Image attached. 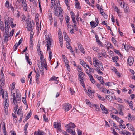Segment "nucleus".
Instances as JSON below:
<instances>
[{
    "label": "nucleus",
    "mask_w": 135,
    "mask_h": 135,
    "mask_svg": "<svg viewBox=\"0 0 135 135\" xmlns=\"http://www.w3.org/2000/svg\"><path fill=\"white\" fill-rule=\"evenodd\" d=\"M5 23L6 25H16V24L13 23V21L12 18L6 16L4 17Z\"/></svg>",
    "instance_id": "nucleus-5"
},
{
    "label": "nucleus",
    "mask_w": 135,
    "mask_h": 135,
    "mask_svg": "<svg viewBox=\"0 0 135 135\" xmlns=\"http://www.w3.org/2000/svg\"><path fill=\"white\" fill-rule=\"evenodd\" d=\"M44 121L45 122H47L48 121V119L46 116L45 114L43 115Z\"/></svg>",
    "instance_id": "nucleus-41"
},
{
    "label": "nucleus",
    "mask_w": 135,
    "mask_h": 135,
    "mask_svg": "<svg viewBox=\"0 0 135 135\" xmlns=\"http://www.w3.org/2000/svg\"><path fill=\"white\" fill-rule=\"evenodd\" d=\"M0 86L1 87L4 86L5 84V79H0Z\"/></svg>",
    "instance_id": "nucleus-19"
},
{
    "label": "nucleus",
    "mask_w": 135,
    "mask_h": 135,
    "mask_svg": "<svg viewBox=\"0 0 135 135\" xmlns=\"http://www.w3.org/2000/svg\"><path fill=\"white\" fill-rule=\"evenodd\" d=\"M89 78L90 79V81L92 83H95V80L93 78L92 75H90V76H89Z\"/></svg>",
    "instance_id": "nucleus-38"
},
{
    "label": "nucleus",
    "mask_w": 135,
    "mask_h": 135,
    "mask_svg": "<svg viewBox=\"0 0 135 135\" xmlns=\"http://www.w3.org/2000/svg\"><path fill=\"white\" fill-rule=\"evenodd\" d=\"M75 126L74 123H70L68 124H67L65 127H67L68 129L66 131L68 133H71L72 135H74L75 130L74 128Z\"/></svg>",
    "instance_id": "nucleus-3"
},
{
    "label": "nucleus",
    "mask_w": 135,
    "mask_h": 135,
    "mask_svg": "<svg viewBox=\"0 0 135 135\" xmlns=\"http://www.w3.org/2000/svg\"><path fill=\"white\" fill-rule=\"evenodd\" d=\"M27 25H34V23L33 21L32 20V21L31 22V19L29 18L27 19Z\"/></svg>",
    "instance_id": "nucleus-15"
},
{
    "label": "nucleus",
    "mask_w": 135,
    "mask_h": 135,
    "mask_svg": "<svg viewBox=\"0 0 135 135\" xmlns=\"http://www.w3.org/2000/svg\"><path fill=\"white\" fill-rule=\"evenodd\" d=\"M98 98H99V99L101 100H102V101H104V100H105V99L104 98V97H102L100 95H98Z\"/></svg>",
    "instance_id": "nucleus-50"
},
{
    "label": "nucleus",
    "mask_w": 135,
    "mask_h": 135,
    "mask_svg": "<svg viewBox=\"0 0 135 135\" xmlns=\"http://www.w3.org/2000/svg\"><path fill=\"white\" fill-rule=\"evenodd\" d=\"M45 41L47 43L46 45L48 44L49 47H52L53 46V44L51 40L50 37L48 35H46L45 36Z\"/></svg>",
    "instance_id": "nucleus-6"
},
{
    "label": "nucleus",
    "mask_w": 135,
    "mask_h": 135,
    "mask_svg": "<svg viewBox=\"0 0 135 135\" xmlns=\"http://www.w3.org/2000/svg\"><path fill=\"white\" fill-rule=\"evenodd\" d=\"M71 14L73 22V23L75 24L73 25H76L75 23L76 22L75 20V14H74L73 12H71Z\"/></svg>",
    "instance_id": "nucleus-16"
},
{
    "label": "nucleus",
    "mask_w": 135,
    "mask_h": 135,
    "mask_svg": "<svg viewBox=\"0 0 135 135\" xmlns=\"http://www.w3.org/2000/svg\"><path fill=\"white\" fill-rule=\"evenodd\" d=\"M8 94L7 92H5L4 93V97L3 98V99H8Z\"/></svg>",
    "instance_id": "nucleus-35"
},
{
    "label": "nucleus",
    "mask_w": 135,
    "mask_h": 135,
    "mask_svg": "<svg viewBox=\"0 0 135 135\" xmlns=\"http://www.w3.org/2000/svg\"><path fill=\"white\" fill-rule=\"evenodd\" d=\"M33 44L32 41H30V46L31 49H33Z\"/></svg>",
    "instance_id": "nucleus-39"
},
{
    "label": "nucleus",
    "mask_w": 135,
    "mask_h": 135,
    "mask_svg": "<svg viewBox=\"0 0 135 135\" xmlns=\"http://www.w3.org/2000/svg\"><path fill=\"white\" fill-rule=\"evenodd\" d=\"M102 15L104 16V18L105 19H107L108 17V15L105 13L104 12L102 13Z\"/></svg>",
    "instance_id": "nucleus-64"
},
{
    "label": "nucleus",
    "mask_w": 135,
    "mask_h": 135,
    "mask_svg": "<svg viewBox=\"0 0 135 135\" xmlns=\"http://www.w3.org/2000/svg\"><path fill=\"white\" fill-rule=\"evenodd\" d=\"M114 8L115 9V11L118 13L120 12V10L118 9V8L115 6V7H114Z\"/></svg>",
    "instance_id": "nucleus-60"
},
{
    "label": "nucleus",
    "mask_w": 135,
    "mask_h": 135,
    "mask_svg": "<svg viewBox=\"0 0 135 135\" xmlns=\"http://www.w3.org/2000/svg\"><path fill=\"white\" fill-rule=\"evenodd\" d=\"M112 59L113 61L115 62H117L118 60V57L117 56L112 57Z\"/></svg>",
    "instance_id": "nucleus-34"
},
{
    "label": "nucleus",
    "mask_w": 135,
    "mask_h": 135,
    "mask_svg": "<svg viewBox=\"0 0 135 135\" xmlns=\"http://www.w3.org/2000/svg\"><path fill=\"white\" fill-rule=\"evenodd\" d=\"M44 133L42 131L38 129L37 132L35 131L34 133V135H43Z\"/></svg>",
    "instance_id": "nucleus-22"
},
{
    "label": "nucleus",
    "mask_w": 135,
    "mask_h": 135,
    "mask_svg": "<svg viewBox=\"0 0 135 135\" xmlns=\"http://www.w3.org/2000/svg\"><path fill=\"white\" fill-rule=\"evenodd\" d=\"M33 32H31L30 41H32V38L33 36Z\"/></svg>",
    "instance_id": "nucleus-55"
},
{
    "label": "nucleus",
    "mask_w": 135,
    "mask_h": 135,
    "mask_svg": "<svg viewBox=\"0 0 135 135\" xmlns=\"http://www.w3.org/2000/svg\"><path fill=\"white\" fill-rule=\"evenodd\" d=\"M5 6L7 7H8L9 6V2L8 0H7L5 3Z\"/></svg>",
    "instance_id": "nucleus-63"
},
{
    "label": "nucleus",
    "mask_w": 135,
    "mask_h": 135,
    "mask_svg": "<svg viewBox=\"0 0 135 135\" xmlns=\"http://www.w3.org/2000/svg\"><path fill=\"white\" fill-rule=\"evenodd\" d=\"M79 61L80 64L82 65V66L84 67L85 68L87 67L88 68H89V66L87 65L85 62H84L83 60L81 59H80L79 60Z\"/></svg>",
    "instance_id": "nucleus-11"
},
{
    "label": "nucleus",
    "mask_w": 135,
    "mask_h": 135,
    "mask_svg": "<svg viewBox=\"0 0 135 135\" xmlns=\"http://www.w3.org/2000/svg\"><path fill=\"white\" fill-rule=\"evenodd\" d=\"M54 11L53 13L54 15L56 16H58L59 13V12H58V11L59 10V12L61 11H63V10L62 9V8H58L56 6L54 7Z\"/></svg>",
    "instance_id": "nucleus-9"
},
{
    "label": "nucleus",
    "mask_w": 135,
    "mask_h": 135,
    "mask_svg": "<svg viewBox=\"0 0 135 135\" xmlns=\"http://www.w3.org/2000/svg\"><path fill=\"white\" fill-rule=\"evenodd\" d=\"M100 90H101V91L104 93H105L107 90V89L106 88L104 87H101Z\"/></svg>",
    "instance_id": "nucleus-51"
},
{
    "label": "nucleus",
    "mask_w": 135,
    "mask_h": 135,
    "mask_svg": "<svg viewBox=\"0 0 135 135\" xmlns=\"http://www.w3.org/2000/svg\"><path fill=\"white\" fill-rule=\"evenodd\" d=\"M93 62L94 66L95 68L100 69L102 71L104 70L102 64L98 60L96 59V58H94Z\"/></svg>",
    "instance_id": "nucleus-4"
},
{
    "label": "nucleus",
    "mask_w": 135,
    "mask_h": 135,
    "mask_svg": "<svg viewBox=\"0 0 135 135\" xmlns=\"http://www.w3.org/2000/svg\"><path fill=\"white\" fill-rule=\"evenodd\" d=\"M128 104H129V106L130 107V108L131 109L133 108V104H132V101H130L129 103Z\"/></svg>",
    "instance_id": "nucleus-61"
},
{
    "label": "nucleus",
    "mask_w": 135,
    "mask_h": 135,
    "mask_svg": "<svg viewBox=\"0 0 135 135\" xmlns=\"http://www.w3.org/2000/svg\"><path fill=\"white\" fill-rule=\"evenodd\" d=\"M5 100V106L4 107L6 109L9 106V100L8 99H6Z\"/></svg>",
    "instance_id": "nucleus-24"
},
{
    "label": "nucleus",
    "mask_w": 135,
    "mask_h": 135,
    "mask_svg": "<svg viewBox=\"0 0 135 135\" xmlns=\"http://www.w3.org/2000/svg\"><path fill=\"white\" fill-rule=\"evenodd\" d=\"M4 40L5 42L7 41H8V38L9 37H10L9 33H5L4 35Z\"/></svg>",
    "instance_id": "nucleus-20"
},
{
    "label": "nucleus",
    "mask_w": 135,
    "mask_h": 135,
    "mask_svg": "<svg viewBox=\"0 0 135 135\" xmlns=\"http://www.w3.org/2000/svg\"><path fill=\"white\" fill-rule=\"evenodd\" d=\"M12 116L13 117V120L14 121L15 120L16 121L17 120V119H16V118H17V116L16 115H15V114H13V113H12Z\"/></svg>",
    "instance_id": "nucleus-53"
},
{
    "label": "nucleus",
    "mask_w": 135,
    "mask_h": 135,
    "mask_svg": "<svg viewBox=\"0 0 135 135\" xmlns=\"http://www.w3.org/2000/svg\"><path fill=\"white\" fill-rule=\"evenodd\" d=\"M79 77V80L80 81H81L82 80H83L84 78L82 77L80 74H79L78 75Z\"/></svg>",
    "instance_id": "nucleus-46"
},
{
    "label": "nucleus",
    "mask_w": 135,
    "mask_h": 135,
    "mask_svg": "<svg viewBox=\"0 0 135 135\" xmlns=\"http://www.w3.org/2000/svg\"><path fill=\"white\" fill-rule=\"evenodd\" d=\"M93 107H95L96 111H99L100 110V109L99 107V106H98L97 105L95 104L93 105Z\"/></svg>",
    "instance_id": "nucleus-43"
},
{
    "label": "nucleus",
    "mask_w": 135,
    "mask_h": 135,
    "mask_svg": "<svg viewBox=\"0 0 135 135\" xmlns=\"http://www.w3.org/2000/svg\"><path fill=\"white\" fill-rule=\"evenodd\" d=\"M63 13L62 11H60L59 13V15H58V17L59 18L60 22L62 21L63 19V16L62 15Z\"/></svg>",
    "instance_id": "nucleus-21"
},
{
    "label": "nucleus",
    "mask_w": 135,
    "mask_h": 135,
    "mask_svg": "<svg viewBox=\"0 0 135 135\" xmlns=\"http://www.w3.org/2000/svg\"><path fill=\"white\" fill-rule=\"evenodd\" d=\"M50 47L49 45H47V50L49 51V58L50 59V60L52 57V52L50 50Z\"/></svg>",
    "instance_id": "nucleus-12"
},
{
    "label": "nucleus",
    "mask_w": 135,
    "mask_h": 135,
    "mask_svg": "<svg viewBox=\"0 0 135 135\" xmlns=\"http://www.w3.org/2000/svg\"><path fill=\"white\" fill-rule=\"evenodd\" d=\"M110 115L112 118L115 119L117 120H120V118H119L117 116L112 114V113H111L110 114Z\"/></svg>",
    "instance_id": "nucleus-26"
},
{
    "label": "nucleus",
    "mask_w": 135,
    "mask_h": 135,
    "mask_svg": "<svg viewBox=\"0 0 135 135\" xmlns=\"http://www.w3.org/2000/svg\"><path fill=\"white\" fill-rule=\"evenodd\" d=\"M100 69L97 68L95 69V70H96L97 72L100 75L103 74V73L100 71Z\"/></svg>",
    "instance_id": "nucleus-31"
},
{
    "label": "nucleus",
    "mask_w": 135,
    "mask_h": 135,
    "mask_svg": "<svg viewBox=\"0 0 135 135\" xmlns=\"http://www.w3.org/2000/svg\"><path fill=\"white\" fill-rule=\"evenodd\" d=\"M99 20L98 19V18L96 19V22H95L94 21H92L90 22L91 25H94L95 24H96V25H98L99 23Z\"/></svg>",
    "instance_id": "nucleus-23"
},
{
    "label": "nucleus",
    "mask_w": 135,
    "mask_h": 135,
    "mask_svg": "<svg viewBox=\"0 0 135 135\" xmlns=\"http://www.w3.org/2000/svg\"><path fill=\"white\" fill-rule=\"evenodd\" d=\"M25 55L26 60H27L29 64L30 65H32V63L31 62L29 61V57L28 56H27V55H28L27 54H26Z\"/></svg>",
    "instance_id": "nucleus-29"
},
{
    "label": "nucleus",
    "mask_w": 135,
    "mask_h": 135,
    "mask_svg": "<svg viewBox=\"0 0 135 135\" xmlns=\"http://www.w3.org/2000/svg\"><path fill=\"white\" fill-rule=\"evenodd\" d=\"M128 114L127 117L129 121H131L132 120V117L131 114L130 113H128Z\"/></svg>",
    "instance_id": "nucleus-45"
},
{
    "label": "nucleus",
    "mask_w": 135,
    "mask_h": 135,
    "mask_svg": "<svg viewBox=\"0 0 135 135\" xmlns=\"http://www.w3.org/2000/svg\"><path fill=\"white\" fill-rule=\"evenodd\" d=\"M57 1H51V7L53 8V7L56 6L57 7V6H58V4L59 3H58L57 4ZM60 3H59V5L60 4Z\"/></svg>",
    "instance_id": "nucleus-18"
},
{
    "label": "nucleus",
    "mask_w": 135,
    "mask_h": 135,
    "mask_svg": "<svg viewBox=\"0 0 135 135\" xmlns=\"http://www.w3.org/2000/svg\"><path fill=\"white\" fill-rule=\"evenodd\" d=\"M22 101L26 105L27 107H28L27 104V103L26 101V99L25 98L22 97Z\"/></svg>",
    "instance_id": "nucleus-42"
},
{
    "label": "nucleus",
    "mask_w": 135,
    "mask_h": 135,
    "mask_svg": "<svg viewBox=\"0 0 135 135\" xmlns=\"http://www.w3.org/2000/svg\"><path fill=\"white\" fill-rule=\"evenodd\" d=\"M79 50H80L81 52L82 53L84 54H85V52L84 51V49L83 47H82L81 48H80Z\"/></svg>",
    "instance_id": "nucleus-59"
},
{
    "label": "nucleus",
    "mask_w": 135,
    "mask_h": 135,
    "mask_svg": "<svg viewBox=\"0 0 135 135\" xmlns=\"http://www.w3.org/2000/svg\"><path fill=\"white\" fill-rule=\"evenodd\" d=\"M76 7L78 9H80V7L79 6V2L75 3Z\"/></svg>",
    "instance_id": "nucleus-49"
},
{
    "label": "nucleus",
    "mask_w": 135,
    "mask_h": 135,
    "mask_svg": "<svg viewBox=\"0 0 135 135\" xmlns=\"http://www.w3.org/2000/svg\"><path fill=\"white\" fill-rule=\"evenodd\" d=\"M72 108V106L70 104H65L63 105V109L65 111H68L70 110Z\"/></svg>",
    "instance_id": "nucleus-8"
},
{
    "label": "nucleus",
    "mask_w": 135,
    "mask_h": 135,
    "mask_svg": "<svg viewBox=\"0 0 135 135\" xmlns=\"http://www.w3.org/2000/svg\"><path fill=\"white\" fill-rule=\"evenodd\" d=\"M10 28V26H5V33H9V29Z\"/></svg>",
    "instance_id": "nucleus-33"
},
{
    "label": "nucleus",
    "mask_w": 135,
    "mask_h": 135,
    "mask_svg": "<svg viewBox=\"0 0 135 135\" xmlns=\"http://www.w3.org/2000/svg\"><path fill=\"white\" fill-rule=\"evenodd\" d=\"M41 61V67H44L47 69V65L46 64V60H45L43 57L40 58Z\"/></svg>",
    "instance_id": "nucleus-7"
},
{
    "label": "nucleus",
    "mask_w": 135,
    "mask_h": 135,
    "mask_svg": "<svg viewBox=\"0 0 135 135\" xmlns=\"http://www.w3.org/2000/svg\"><path fill=\"white\" fill-rule=\"evenodd\" d=\"M126 126L131 131H133L134 130L133 127L131 124H126Z\"/></svg>",
    "instance_id": "nucleus-25"
},
{
    "label": "nucleus",
    "mask_w": 135,
    "mask_h": 135,
    "mask_svg": "<svg viewBox=\"0 0 135 135\" xmlns=\"http://www.w3.org/2000/svg\"><path fill=\"white\" fill-rule=\"evenodd\" d=\"M100 107L102 111L105 114H107L108 113V111L107 109L102 104L100 105Z\"/></svg>",
    "instance_id": "nucleus-14"
},
{
    "label": "nucleus",
    "mask_w": 135,
    "mask_h": 135,
    "mask_svg": "<svg viewBox=\"0 0 135 135\" xmlns=\"http://www.w3.org/2000/svg\"><path fill=\"white\" fill-rule=\"evenodd\" d=\"M23 7L24 10L27 11V4L26 0H17L16 1L15 5L16 8H18L21 5Z\"/></svg>",
    "instance_id": "nucleus-2"
},
{
    "label": "nucleus",
    "mask_w": 135,
    "mask_h": 135,
    "mask_svg": "<svg viewBox=\"0 0 135 135\" xmlns=\"http://www.w3.org/2000/svg\"><path fill=\"white\" fill-rule=\"evenodd\" d=\"M12 98L11 99V101L13 105L14 113L16 112L18 108V104L21 102V95L18 93H16V97L15 93L12 94Z\"/></svg>",
    "instance_id": "nucleus-1"
},
{
    "label": "nucleus",
    "mask_w": 135,
    "mask_h": 135,
    "mask_svg": "<svg viewBox=\"0 0 135 135\" xmlns=\"http://www.w3.org/2000/svg\"><path fill=\"white\" fill-rule=\"evenodd\" d=\"M70 43H66V46L70 50V51L71 52H74V51L73 50H72V48L71 46L70 45Z\"/></svg>",
    "instance_id": "nucleus-28"
},
{
    "label": "nucleus",
    "mask_w": 135,
    "mask_h": 135,
    "mask_svg": "<svg viewBox=\"0 0 135 135\" xmlns=\"http://www.w3.org/2000/svg\"><path fill=\"white\" fill-rule=\"evenodd\" d=\"M76 67L77 68V71L79 72H80V71H82V69H81V67L79 65H78Z\"/></svg>",
    "instance_id": "nucleus-52"
},
{
    "label": "nucleus",
    "mask_w": 135,
    "mask_h": 135,
    "mask_svg": "<svg viewBox=\"0 0 135 135\" xmlns=\"http://www.w3.org/2000/svg\"><path fill=\"white\" fill-rule=\"evenodd\" d=\"M44 67H42L41 68H39L40 71V74L41 75H43L44 74V69L43 68Z\"/></svg>",
    "instance_id": "nucleus-36"
},
{
    "label": "nucleus",
    "mask_w": 135,
    "mask_h": 135,
    "mask_svg": "<svg viewBox=\"0 0 135 135\" xmlns=\"http://www.w3.org/2000/svg\"><path fill=\"white\" fill-rule=\"evenodd\" d=\"M128 64L131 66L132 65L134 62V59L132 57H129L127 59Z\"/></svg>",
    "instance_id": "nucleus-10"
},
{
    "label": "nucleus",
    "mask_w": 135,
    "mask_h": 135,
    "mask_svg": "<svg viewBox=\"0 0 135 135\" xmlns=\"http://www.w3.org/2000/svg\"><path fill=\"white\" fill-rule=\"evenodd\" d=\"M79 50H80L81 52L82 53L84 54H85V52L84 51V49L83 47H82L81 48H80Z\"/></svg>",
    "instance_id": "nucleus-58"
},
{
    "label": "nucleus",
    "mask_w": 135,
    "mask_h": 135,
    "mask_svg": "<svg viewBox=\"0 0 135 135\" xmlns=\"http://www.w3.org/2000/svg\"><path fill=\"white\" fill-rule=\"evenodd\" d=\"M96 77L97 78V79L99 81L101 80H103V78L100 76H98V75H97L96 76Z\"/></svg>",
    "instance_id": "nucleus-47"
},
{
    "label": "nucleus",
    "mask_w": 135,
    "mask_h": 135,
    "mask_svg": "<svg viewBox=\"0 0 135 135\" xmlns=\"http://www.w3.org/2000/svg\"><path fill=\"white\" fill-rule=\"evenodd\" d=\"M61 124L57 122H54V127L55 128H57L58 130H61Z\"/></svg>",
    "instance_id": "nucleus-13"
},
{
    "label": "nucleus",
    "mask_w": 135,
    "mask_h": 135,
    "mask_svg": "<svg viewBox=\"0 0 135 135\" xmlns=\"http://www.w3.org/2000/svg\"><path fill=\"white\" fill-rule=\"evenodd\" d=\"M4 93L3 90L2 88H1L0 89V93L2 95V98H4Z\"/></svg>",
    "instance_id": "nucleus-44"
},
{
    "label": "nucleus",
    "mask_w": 135,
    "mask_h": 135,
    "mask_svg": "<svg viewBox=\"0 0 135 135\" xmlns=\"http://www.w3.org/2000/svg\"><path fill=\"white\" fill-rule=\"evenodd\" d=\"M80 83L82 85V86L84 88H85V86L84 85V82L83 81V80H82L81 81H80Z\"/></svg>",
    "instance_id": "nucleus-57"
},
{
    "label": "nucleus",
    "mask_w": 135,
    "mask_h": 135,
    "mask_svg": "<svg viewBox=\"0 0 135 135\" xmlns=\"http://www.w3.org/2000/svg\"><path fill=\"white\" fill-rule=\"evenodd\" d=\"M119 133L121 134H123L124 135L125 134V131L126 130H123L122 129L121 130L120 129H119Z\"/></svg>",
    "instance_id": "nucleus-40"
},
{
    "label": "nucleus",
    "mask_w": 135,
    "mask_h": 135,
    "mask_svg": "<svg viewBox=\"0 0 135 135\" xmlns=\"http://www.w3.org/2000/svg\"><path fill=\"white\" fill-rule=\"evenodd\" d=\"M20 108L18 109L17 112V114L18 115L20 116L23 115V113L22 112Z\"/></svg>",
    "instance_id": "nucleus-30"
},
{
    "label": "nucleus",
    "mask_w": 135,
    "mask_h": 135,
    "mask_svg": "<svg viewBox=\"0 0 135 135\" xmlns=\"http://www.w3.org/2000/svg\"><path fill=\"white\" fill-rule=\"evenodd\" d=\"M65 19L67 23L68 24L69 21V17L68 16H67L65 17Z\"/></svg>",
    "instance_id": "nucleus-48"
},
{
    "label": "nucleus",
    "mask_w": 135,
    "mask_h": 135,
    "mask_svg": "<svg viewBox=\"0 0 135 135\" xmlns=\"http://www.w3.org/2000/svg\"><path fill=\"white\" fill-rule=\"evenodd\" d=\"M28 123H27L25 125V126H24V129L25 131L24 132L26 134H27V127L28 126Z\"/></svg>",
    "instance_id": "nucleus-32"
},
{
    "label": "nucleus",
    "mask_w": 135,
    "mask_h": 135,
    "mask_svg": "<svg viewBox=\"0 0 135 135\" xmlns=\"http://www.w3.org/2000/svg\"><path fill=\"white\" fill-rule=\"evenodd\" d=\"M18 46V45L17 43H16L15 44L13 47V49L15 51L16 50Z\"/></svg>",
    "instance_id": "nucleus-54"
},
{
    "label": "nucleus",
    "mask_w": 135,
    "mask_h": 135,
    "mask_svg": "<svg viewBox=\"0 0 135 135\" xmlns=\"http://www.w3.org/2000/svg\"><path fill=\"white\" fill-rule=\"evenodd\" d=\"M65 39L67 43H70L71 41L70 39L68 37L66 38Z\"/></svg>",
    "instance_id": "nucleus-56"
},
{
    "label": "nucleus",
    "mask_w": 135,
    "mask_h": 135,
    "mask_svg": "<svg viewBox=\"0 0 135 135\" xmlns=\"http://www.w3.org/2000/svg\"><path fill=\"white\" fill-rule=\"evenodd\" d=\"M96 41L98 42V44L100 46H103L102 43L99 40L97 41Z\"/></svg>",
    "instance_id": "nucleus-62"
},
{
    "label": "nucleus",
    "mask_w": 135,
    "mask_h": 135,
    "mask_svg": "<svg viewBox=\"0 0 135 135\" xmlns=\"http://www.w3.org/2000/svg\"><path fill=\"white\" fill-rule=\"evenodd\" d=\"M124 47L126 50L127 51L130 49L132 50V49H131L132 48L130 46L127 45H125L124 46Z\"/></svg>",
    "instance_id": "nucleus-27"
},
{
    "label": "nucleus",
    "mask_w": 135,
    "mask_h": 135,
    "mask_svg": "<svg viewBox=\"0 0 135 135\" xmlns=\"http://www.w3.org/2000/svg\"><path fill=\"white\" fill-rule=\"evenodd\" d=\"M121 7L124 8L125 12L127 13H128L129 12V7L127 6H125L124 3L123 4V6H122Z\"/></svg>",
    "instance_id": "nucleus-17"
},
{
    "label": "nucleus",
    "mask_w": 135,
    "mask_h": 135,
    "mask_svg": "<svg viewBox=\"0 0 135 135\" xmlns=\"http://www.w3.org/2000/svg\"><path fill=\"white\" fill-rule=\"evenodd\" d=\"M33 27L32 26H27L26 28H27L28 31H30L31 32H32V30L33 28Z\"/></svg>",
    "instance_id": "nucleus-37"
}]
</instances>
